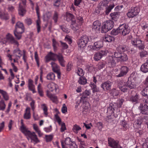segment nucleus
<instances>
[{
    "mask_svg": "<svg viewBox=\"0 0 148 148\" xmlns=\"http://www.w3.org/2000/svg\"><path fill=\"white\" fill-rule=\"evenodd\" d=\"M114 22L111 20L107 21L103 23L101 32L102 33H105L111 29L114 26Z\"/></svg>",
    "mask_w": 148,
    "mask_h": 148,
    "instance_id": "nucleus-1",
    "label": "nucleus"
},
{
    "mask_svg": "<svg viewBox=\"0 0 148 148\" xmlns=\"http://www.w3.org/2000/svg\"><path fill=\"white\" fill-rule=\"evenodd\" d=\"M90 38L86 36H81L78 42V47L81 49L90 42Z\"/></svg>",
    "mask_w": 148,
    "mask_h": 148,
    "instance_id": "nucleus-2",
    "label": "nucleus"
},
{
    "mask_svg": "<svg viewBox=\"0 0 148 148\" xmlns=\"http://www.w3.org/2000/svg\"><path fill=\"white\" fill-rule=\"evenodd\" d=\"M119 29L120 30V34L123 36H125L128 34L130 32V29L128 26L125 24L120 25L119 27Z\"/></svg>",
    "mask_w": 148,
    "mask_h": 148,
    "instance_id": "nucleus-3",
    "label": "nucleus"
},
{
    "mask_svg": "<svg viewBox=\"0 0 148 148\" xmlns=\"http://www.w3.org/2000/svg\"><path fill=\"white\" fill-rule=\"evenodd\" d=\"M140 11V8L136 7L131 8L130 10L127 14V16L129 18H132L137 15Z\"/></svg>",
    "mask_w": 148,
    "mask_h": 148,
    "instance_id": "nucleus-4",
    "label": "nucleus"
},
{
    "mask_svg": "<svg viewBox=\"0 0 148 148\" xmlns=\"http://www.w3.org/2000/svg\"><path fill=\"white\" fill-rule=\"evenodd\" d=\"M140 112L144 115H148V106L145 103H141L138 107Z\"/></svg>",
    "mask_w": 148,
    "mask_h": 148,
    "instance_id": "nucleus-5",
    "label": "nucleus"
},
{
    "mask_svg": "<svg viewBox=\"0 0 148 148\" xmlns=\"http://www.w3.org/2000/svg\"><path fill=\"white\" fill-rule=\"evenodd\" d=\"M24 134L25 136H27V138L28 139L30 138L32 140H33L36 143L39 142L37 136L35 134L34 132L31 133L28 130Z\"/></svg>",
    "mask_w": 148,
    "mask_h": 148,
    "instance_id": "nucleus-6",
    "label": "nucleus"
},
{
    "mask_svg": "<svg viewBox=\"0 0 148 148\" xmlns=\"http://www.w3.org/2000/svg\"><path fill=\"white\" fill-rule=\"evenodd\" d=\"M132 43L139 49H143L145 47L143 42L138 37L134 39Z\"/></svg>",
    "mask_w": 148,
    "mask_h": 148,
    "instance_id": "nucleus-7",
    "label": "nucleus"
},
{
    "mask_svg": "<svg viewBox=\"0 0 148 148\" xmlns=\"http://www.w3.org/2000/svg\"><path fill=\"white\" fill-rule=\"evenodd\" d=\"M14 31L18 33H23L24 32L25 27L22 23L18 22L16 24L15 29Z\"/></svg>",
    "mask_w": 148,
    "mask_h": 148,
    "instance_id": "nucleus-8",
    "label": "nucleus"
},
{
    "mask_svg": "<svg viewBox=\"0 0 148 148\" xmlns=\"http://www.w3.org/2000/svg\"><path fill=\"white\" fill-rule=\"evenodd\" d=\"M107 52L106 50H101L95 54L94 56V59L96 61L99 60L102 57L105 55Z\"/></svg>",
    "mask_w": 148,
    "mask_h": 148,
    "instance_id": "nucleus-9",
    "label": "nucleus"
},
{
    "mask_svg": "<svg viewBox=\"0 0 148 148\" xmlns=\"http://www.w3.org/2000/svg\"><path fill=\"white\" fill-rule=\"evenodd\" d=\"M129 70V68L126 66H122L120 69V72L119 74L116 75L117 77H121L125 75Z\"/></svg>",
    "mask_w": 148,
    "mask_h": 148,
    "instance_id": "nucleus-10",
    "label": "nucleus"
},
{
    "mask_svg": "<svg viewBox=\"0 0 148 148\" xmlns=\"http://www.w3.org/2000/svg\"><path fill=\"white\" fill-rule=\"evenodd\" d=\"M58 55L50 52L46 57V62H48L51 60L56 61Z\"/></svg>",
    "mask_w": 148,
    "mask_h": 148,
    "instance_id": "nucleus-11",
    "label": "nucleus"
},
{
    "mask_svg": "<svg viewBox=\"0 0 148 148\" xmlns=\"http://www.w3.org/2000/svg\"><path fill=\"white\" fill-rule=\"evenodd\" d=\"M116 58L114 57V56H109L108 57V65L110 67H114L116 64Z\"/></svg>",
    "mask_w": 148,
    "mask_h": 148,
    "instance_id": "nucleus-12",
    "label": "nucleus"
},
{
    "mask_svg": "<svg viewBox=\"0 0 148 148\" xmlns=\"http://www.w3.org/2000/svg\"><path fill=\"white\" fill-rule=\"evenodd\" d=\"M52 68V70L53 72L57 74L58 77L59 79L60 78V71L59 66L55 63L52 62L51 63Z\"/></svg>",
    "mask_w": 148,
    "mask_h": 148,
    "instance_id": "nucleus-13",
    "label": "nucleus"
},
{
    "mask_svg": "<svg viewBox=\"0 0 148 148\" xmlns=\"http://www.w3.org/2000/svg\"><path fill=\"white\" fill-rule=\"evenodd\" d=\"M126 83L123 81H121L118 84V86L120 89L123 92H127L128 89Z\"/></svg>",
    "mask_w": 148,
    "mask_h": 148,
    "instance_id": "nucleus-14",
    "label": "nucleus"
},
{
    "mask_svg": "<svg viewBox=\"0 0 148 148\" xmlns=\"http://www.w3.org/2000/svg\"><path fill=\"white\" fill-rule=\"evenodd\" d=\"M7 40L9 41L10 43L16 45L17 46L19 45L18 42L16 41L13 36L9 33L6 36Z\"/></svg>",
    "mask_w": 148,
    "mask_h": 148,
    "instance_id": "nucleus-15",
    "label": "nucleus"
},
{
    "mask_svg": "<svg viewBox=\"0 0 148 148\" xmlns=\"http://www.w3.org/2000/svg\"><path fill=\"white\" fill-rule=\"evenodd\" d=\"M101 25V23L99 21H96L94 22L93 25H92V30L97 33L99 32V31Z\"/></svg>",
    "mask_w": 148,
    "mask_h": 148,
    "instance_id": "nucleus-16",
    "label": "nucleus"
},
{
    "mask_svg": "<svg viewBox=\"0 0 148 148\" xmlns=\"http://www.w3.org/2000/svg\"><path fill=\"white\" fill-rule=\"evenodd\" d=\"M110 1V0H103L99 4L98 6V8L100 10L106 8Z\"/></svg>",
    "mask_w": 148,
    "mask_h": 148,
    "instance_id": "nucleus-17",
    "label": "nucleus"
},
{
    "mask_svg": "<svg viewBox=\"0 0 148 148\" xmlns=\"http://www.w3.org/2000/svg\"><path fill=\"white\" fill-rule=\"evenodd\" d=\"M130 100L133 102L136 103L138 102L139 99L138 95L135 91H132L131 93Z\"/></svg>",
    "mask_w": 148,
    "mask_h": 148,
    "instance_id": "nucleus-18",
    "label": "nucleus"
},
{
    "mask_svg": "<svg viewBox=\"0 0 148 148\" xmlns=\"http://www.w3.org/2000/svg\"><path fill=\"white\" fill-rule=\"evenodd\" d=\"M118 107V104L116 103L112 102L110 104V106L108 108V111H110L111 113H113L115 109Z\"/></svg>",
    "mask_w": 148,
    "mask_h": 148,
    "instance_id": "nucleus-19",
    "label": "nucleus"
},
{
    "mask_svg": "<svg viewBox=\"0 0 148 148\" xmlns=\"http://www.w3.org/2000/svg\"><path fill=\"white\" fill-rule=\"evenodd\" d=\"M112 83L110 82L107 81L101 85V87L104 90H109L111 89Z\"/></svg>",
    "mask_w": 148,
    "mask_h": 148,
    "instance_id": "nucleus-20",
    "label": "nucleus"
},
{
    "mask_svg": "<svg viewBox=\"0 0 148 148\" xmlns=\"http://www.w3.org/2000/svg\"><path fill=\"white\" fill-rule=\"evenodd\" d=\"M108 143L109 146L113 148L118 147V142L114 139L110 138L108 139Z\"/></svg>",
    "mask_w": 148,
    "mask_h": 148,
    "instance_id": "nucleus-21",
    "label": "nucleus"
},
{
    "mask_svg": "<svg viewBox=\"0 0 148 148\" xmlns=\"http://www.w3.org/2000/svg\"><path fill=\"white\" fill-rule=\"evenodd\" d=\"M103 47V42L99 41L94 43L92 46V49L95 50H98L99 49Z\"/></svg>",
    "mask_w": 148,
    "mask_h": 148,
    "instance_id": "nucleus-22",
    "label": "nucleus"
},
{
    "mask_svg": "<svg viewBox=\"0 0 148 148\" xmlns=\"http://www.w3.org/2000/svg\"><path fill=\"white\" fill-rule=\"evenodd\" d=\"M90 94V92L89 91L85 90L82 94L81 97V101H82L83 102L85 101L86 99L88 98V97L89 96Z\"/></svg>",
    "mask_w": 148,
    "mask_h": 148,
    "instance_id": "nucleus-23",
    "label": "nucleus"
},
{
    "mask_svg": "<svg viewBox=\"0 0 148 148\" xmlns=\"http://www.w3.org/2000/svg\"><path fill=\"white\" fill-rule=\"evenodd\" d=\"M21 4L22 3H20L19 4V8L18 9V13L20 16H23L25 14L26 11Z\"/></svg>",
    "mask_w": 148,
    "mask_h": 148,
    "instance_id": "nucleus-24",
    "label": "nucleus"
},
{
    "mask_svg": "<svg viewBox=\"0 0 148 148\" xmlns=\"http://www.w3.org/2000/svg\"><path fill=\"white\" fill-rule=\"evenodd\" d=\"M57 58H58L61 65L62 67H64L65 66L64 63L65 61L64 60L62 55L61 54H59V55H58Z\"/></svg>",
    "mask_w": 148,
    "mask_h": 148,
    "instance_id": "nucleus-25",
    "label": "nucleus"
},
{
    "mask_svg": "<svg viewBox=\"0 0 148 148\" xmlns=\"http://www.w3.org/2000/svg\"><path fill=\"white\" fill-rule=\"evenodd\" d=\"M140 70L142 71L145 73L148 72V59L145 63L142 65Z\"/></svg>",
    "mask_w": 148,
    "mask_h": 148,
    "instance_id": "nucleus-26",
    "label": "nucleus"
},
{
    "mask_svg": "<svg viewBox=\"0 0 148 148\" xmlns=\"http://www.w3.org/2000/svg\"><path fill=\"white\" fill-rule=\"evenodd\" d=\"M134 81L133 80V81L130 80V79L128 78V80L126 83L128 88L133 89L135 87L136 85Z\"/></svg>",
    "mask_w": 148,
    "mask_h": 148,
    "instance_id": "nucleus-27",
    "label": "nucleus"
},
{
    "mask_svg": "<svg viewBox=\"0 0 148 148\" xmlns=\"http://www.w3.org/2000/svg\"><path fill=\"white\" fill-rule=\"evenodd\" d=\"M120 12H115L111 13L110 16L112 18V19L116 21L117 19L120 16Z\"/></svg>",
    "mask_w": 148,
    "mask_h": 148,
    "instance_id": "nucleus-28",
    "label": "nucleus"
},
{
    "mask_svg": "<svg viewBox=\"0 0 148 148\" xmlns=\"http://www.w3.org/2000/svg\"><path fill=\"white\" fill-rule=\"evenodd\" d=\"M30 108L29 107L26 108L25 112L24 115V118L26 119H29L30 118Z\"/></svg>",
    "mask_w": 148,
    "mask_h": 148,
    "instance_id": "nucleus-29",
    "label": "nucleus"
},
{
    "mask_svg": "<svg viewBox=\"0 0 148 148\" xmlns=\"http://www.w3.org/2000/svg\"><path fill=\"white\" fill-rule=\"evenodd\" d=\"M66 20L68 22L71 21V22L75 20L73 15L70 13H67L66 15Z\"/></svg>",
    "mask_w": 148,
    "mask_h": 148,
    "instance_id": "nucleus-30",
    "label": "nucleus"
},
{
    "mask_svg": "<svg viewBox=\"0 0 148 148\" xmlns=\"http://www.w3.org/2000/svg\"><path fill=\"white\" fill-rule=\"evenodd\" d=\"M128 59V57L127 55L126 54L122 52L118 61L121 62H125Z\"/></svg>",
    "mask_w": 148,
    "mask_h": 148,
    "instance_id": "nucleus-31",
    "label": "nucleus"
},
{
    "mask_svg": "<svg viewBox=\"0 0 148 148\" xmlns=\"http://www.w3.org/2000/svg\"><path fill=\"white\" fill-rule=\"evenodd\" d=\"M142 122V119L139 118L135 120L134 122V125L136 126L137 128L140 127L141 125Z\"/></svg>",
    "mask_w": 148,
    "mask_h": 148,
    "instance_id": "nucleus-32",
    "label": "nucleus"
},
{
    "mask_svg": "<svg viewBox=\"0 0 148 148\" xmlns=\"http://www.w3.org/2000/svg\"><path fill=\"white\" fill-rule=\"evenodd\" d=\"M81 25H79V23H76V21L75 19L74 21H72L71 22V26L73 29L74 28H75L76 29H77L79 27V26Z\"/></svg>",
    "mask_w": 148,
    "mask_h": 148,
    "instance_id": "nucleus-33",
    "label": "nucleus"
},
{
    "mask_svg": "<svg viewBox=\"0 0 148 148\" xmlns=\"http://www.w3.org/2000/svg\"><path fill=\"white\" fill-rule=\"evenodd\" d=\"M55 75L52 72L49 73L47 76V79L52 81H53L55 80Z\"/></svg>",
    "mask_w": 148,
    "mask_h": 148,
    "instance_id": "nucleus-34",
    "label": "nucleus"
},
{
    "mask_svg": "<svg viewBox=\"0 0 148 148\" xmlns=\"http://www.w3.org/2000/svg\"><path fill=\"white\" fill-rule=\"evenodd\" d=\"M21 51L19 48H17L14 50L13 53L14 54H16L15 55L18 57L19 58L22 56V54L21 53Z\"/></svg>",
    "mask_w": 148,
    "mask_h": 148,
    "instance_id": "nucleus-35",
    "label": "nucleus"
},
{
    "mask_svg": "<svg viewBox=\"0 0 148 148\" xmlns=\"http://www.w3.org/2000/svg\"><path fill=\"white\" fill-rule=\"evenodd\" d=\"M1 91V92H0V93L2 95L4 99L6 101L8 100L9 97L7 92L6 91L2 90V91Z\"/></svg>",
    "mask_w": 148,
    "mask_h": 148,
    "instance_id": "nucleus-36",
    "label": "nucleus"
},
{
    "mask_svg": "<svg viewBox=\"0 0 148 148\" xmlns=\"http://www.w3.org/2000/svg\"><path fill=\"white\" fill-rule=\"evenodd\" d=\"M114 40L113 37L108 35H106L104 36V41L106 42H110Z\"/></svg>",
    "mask_w": 148,
    "mask_h": 148,
    "instance_id": "nucleus-37",
    "label": "nucleus"
},
{
    "mask_svg": "<svg viewBox=\"0 0 148 148\" xmlns=\"http://www.w3.org/2000/svg\"><path fill=\"white\" fill-rule=\"evenodd\" d=\"M114 4L112 3L110 4L108 7H106V14L108 15L111 12L112 9L114 7Z\"/></svg>",
    "mask_w": 148,
    "mask_h": 148,
    "instance_id": "nucleus-38",
    "label": "nucleus"
},
{
    "mask_svg": "<svg viewBox=\"0 0 148 148\" xmlns=\"http://www.w3.org/2000/svg\"><path fill=\"white\" fill-rule=\"evenodd\" d=\"M35 101L34 100H32V102L30 103V105L31 106V108L33 111V116L35 119H37L36 118L35 116V113L34 112V110L35 109Z\"/></svg>",
    "mask_w": 148,
    "mask_h": 148,
    "instance_id": "nucleus-39",
    "label": "nucleus"
},
{
    "mask_svg": "<svg viewBox=\"0 0 148 148\" xmlns=\"http://www.w3.org/2000/svg\"><path fill=\"white\" fill-rule=\"evenodd\" d=\"M78 82L81 84L84 85L86 83L87 79L85 77H81L79 78Z\"/></svg>",
    "mask_w": 148,
    "mask_h": 148,
    "instance_id": "nucleus-40",
    "label": "nucleus"
},
{
    "mask_svg": "<svg viewBox=\"0 0 148 148\" xmlns=\"http://www.w3.org/2000/svg\"><path fill=\"white\" fill-rule=\"evenodd\" d=\"M0 18L2 19L7 20L9 19V16L7 14L0 12Z\"/></svg>",
    "mask_w": 148,
    "mask_h": 148,
    "instance_id": "nucleus-41",
    "label": "nucleus"
},
{
    "mask_svg": "<svg viewBox=\"0 0 148 148\" xmlns=\"http://www.w3.org/2000/svg\"><path fill=\"white\" fill-rule=\"evenodd\" d=\"M21 132L23 133H24L25 132L27 131L28 130L26 128V127L24 126L23 123V119H21Z\"/></svg>",
    "mask_w": 148,
    "mask_h": 148,
    "instance_id": "nucleus-42",
    "label": "nucleus"
},
{
    "mask_svg": "<svg viewBox=\"0 0 148 148\" xmlns=\"http://www.w3.org/2000/svg\"><path fill=\"white\" fill-rule=\"evenodd\" d=\"M122 52H119V51H117L114 53V57L116 58L117 60L118 61L119 60V58H120Z\"/></svg>",
    "mask_w": 148,
    "mask_h": 148,
    "instance_id": "nucleus-43",
    "label": "nucleus"
},
{
    "mask_svg": "<svg viewBox=\"0 0 148 148\" xmlns=\"http://www.w3.org/2000/svg\"><path fill=\"white\" fill-rule=\"evenodd\" d=\"M6 105L4 101L2 100L0 101V110H4L5 108Z\"/></svg>",
    "mask_w": 148,
    "mask_h": 148,
    "instance_id": "nucleus-44",
    "label": "nucleus"
},
{
    "mask_svg": "<svg viewBox=\"0 0 148 148\" xmlns=\"http://www.w3.org/2000/svg\"><path fill=\"white\" fill-rule=\"evenodd\" d=\"M119 33L120 34V30L119 29V27L116 29H113L111 32V34L114 35H116Z\"/></svg>",
    "mask_w": 148,
    "mask_h": 148,
    "instance_id": "nucleus-45",
    "label": "nucleus"
},
{
    "mask_svg": "<svg viewBox=\"0 0 148 148\" xmlns=\"http://www.w3.org/2000/svg\"><path fill=\"white\" fill-rule=\"evenodd\" d=\"M48 87L50 91L51 92H53L54 89L56 91L57 90V88L54 84H49L48 85Z\"/></svg>",
    "mask_w": 148,
    "mask_h": 148,
    "instance_id": "nucleus-46",
    "label": "nucleus"
},
{
    "mask_svg": "<svg viewBox=\"0 0 148 148\" xmlns=\"http://www.w3.org/2000/svg\"><path fill=\"white\" fill-rule=\"evenodd\" d=\"M81 128L78 125L76 124L74 125L73 128V132H76L77 133V131L81 130Z\"/></svg>",
    "mask_w": 148,
    "mask_h": 148,
    "instance_id": "nucleus-47",
    "label": "nucleus"
},
{
    "mask_svg": "<svg viewBox=\"0 0 148 148\" xmlns=\"http://www.w3.org/2000/svg\"><path fill=\"white\" fill-rule=\"evenodd\" d=\"M38 90L39 94L40 96L42 97L43 96V92L41 88L40 84H39L38 86Z\"/></svg>",
    "mask_w": 148,
    "mask_h": 148,
    "instance_id": "nucleus-48",
    "label": "nucleus"
},
{
    "mask_svg": "<svg viewBox=\"0 0 148 148\" xmlns=\"http://www.w3.org/2000/svg\"><path fill=\"white\" fill-rule=\"evenodd\" d=\"M142 94L144 96H148V86L142 90Z\"/></svg>",
    "mask_w": 148,
    "mask_h": 148,
    "instance_id": "nucleus-49",
    "label": "nucleus"
},
{
    "mask_svg": "<svg viewBox=\"0 0 148 148\" xmlns=\"http://www.w3.org/2000/svg\"><path fill=\"white\" fill-rule=\"evenodd\" d=\"M49 96L53 102L56 103L57 101L56 96L52 95H49Z\"/></svg>",
    "mask_w": 148,
    "mask_h": 148,
    "instance_id": "nucleus-50",
    "label": "nucleus"
},
{
    "mask_svg": "<svg viewBox=\"0 0 148 148\" xmlns=\"http://www.w3.org/2000/svg\"><path fill=\"white\" fill-rule=\"evenodd\" d=\"M14 34L16 38L18 40H20L22 36L21 35L22 33H18L17 32L14 31Z\"/></svg>",
    "mask_w": 148,
    "mask_h": 148,
    "instance_id": "nucleus-51",
    "label": "nucleus"
},
{
    "mask_svg": "<svg viewBox=\"0 0 148 148\" xmlns=\"http://www.w3.org/2000/svg\"><path fill=\"white\" fill-rule=\"evenodd\" d=\"M118 49L121 52H124L127 51V48L125 46H120L119 47Z\"/></svg>",
    "mask_w": 148,
    "mask_h": 148,
    "instance_id": "nucleus-52",
    "label": "nucleus"
},
{
    "mask_svg": "<svg viewBox=\"0 0 148 148\" xmlns=\"http://www.w3.org/2000/svg\"><path fill=\"white\" fill-rule=\"evenodd\" d=\"M36 23L37 32L39 33L40 31V19H38L36 21Z\"/></svg>",
    "mask_w": 148,
    "mask_h": 148,
    "instance_id": "nucleus-53",
    "label": "nucleus"
},
{
    "mask_svg": "<svg viewBox=\"0 0 148 148\" xmlns=\"http://www.w3.org/2000/svg\"><path fill=\"white\" fill-rule=\"evenodd\" d=\"M45 137L46 141L47 142H49L51 141L53 139V136L51 135H45Z\"/></svg>",
    "mask_w": 148,
    "mask_h": 148,
    "instance_id": "nucleus-54",
    "label": "nucleus"
},
{
    "mask_svg": "<svg viewBox=\"0 0 148 148\" xmlns=\"http://www.w3.org/2000/svg\"><path fill=\"white\" fill-rule=\"evenodd\" d=\"M58 18V14L57 12L55 11L54 14L53 16V19L54 22L56 23L57 22V20Z\"/></svg>",
    "mask_w": 148,
    "mask_h": 148,
    "instance_id": "nucleus-55",
    "label": "nucleus"
},
{
    "mask_svg": "<svg viewBox=\"0 0 148 148\" xmlns=\"http://www.w3.org/2000/svg\"><path fill=\"white\" fill-rule=\"evenodd\" d=\"M77 73L78 75L79 76H82L84 74L83 70L82 69L80 68H78V71L77 72Z\"/></svg>",
    "mask_w": 148,
    "mask_h": 148,
    "instance_id": "nucleus-56",
    "label": "nucleus"
},
{
    "mask_svg": "<svg viewBox=\"0 0 148 148\" xmlns=\"http://www.w3.org/2000/svg\"><path fill=\"white\" fill-rule=\"evenodd\" d=\"M55 117L59 125H60V124H61V123H62L61 122V119L59 116L58 115L57 113H56L55 115Z\"/></svg>",
    "mask_w": 148,
    "mask_h": 148,
    "instance_id": "nucleus-57",
    "label": "nucleus"
},
{
    "mask_svg": "<svg viewBox=\"0 0 148 148\" xmlns=\"http://www.w3.org/2000/svg\"><path fill=\"white\" fill-rule=\"evenodd\" d=\"M42 108L44 111V114L47 116L48 114V112H47V106L45 104H43L42 105Z\"/></svg>",
    "mask_w": 148,
    "mask_h": 148,
    "instance_id": "nucleus-58",
    "label": "nucleus"
},
{
    "mask_svg": "<svg viewBox=\"0 0 148 148\" xmlns=\"http://www.w3.org/2000/svg\"><path fill=\"white\" fill-rule=\"evenodd\" d=\"M71 140V138L69 137L66 138L65 140L64 141V143L66 145H69L70 144V143L72 142Z\"/></svg>",
    "mask_w": 148,
    "mask_h": 148,
    "instance_id": "nucleus-59",
    "label": "nucleus"
},
{
    "mask_svg": "<svg viewBox=\"0 0 148 148\" xmlns=\"http://www.w3.org/2000/svg\"><path fill=\"white\" fill-rule=\"evenodd\" d=\"M60 125H61V131L63 132L66 129L65 124L64 123H62Z\"/></svg>",
    "mask_w": 148,
    "mask_h": 148,
    "instance_id": "nucleus-60",
    "label": "nucleus"
},
{
    "mask_svg": "<svg viewBox=\"0 0 148 148\" xmlns=\"http://www.w3.org/2000/svg\"><path fill=\"white\" fill-rule=\"evenodd\" d=\"M69 145L70 148H77V145L74 141L72 142L71 143H70Z\"/></svg>",
    "mask_w": 148,
    "mask_h": 148,
    "instance_id": "nucleus-61",
    "label": "nucleus"
},
{
    "mask_svg": "<svg viewBox=\"0 0 148 148\" xmlns=\"http://www.w3.org/2000/svg\"><path fill=\"white\" fill-rule=\"evenodd\" d=\"M26 23L28 25H31L32 23V21L30 18H27L25 20Z\"/></svg>",
    "mask_w": 148,
    "mask_h": 148,
    "instance_id": "nucleus-62",
    "label": "nucleus"
},
{
    "mask_svg": "<svg viewBox=\"0 0 148 148\" xmlns=\"http://www.w3.org/2000/svg\"><path fill=\"white\" fill-rule=\"evenodd\" d=\"M67 108L65 104H63V106L62 108V113H65L67 111Z\"/></svg>",
    "mask_w": 148,
    "mask_h": 148,
    "instance_id": "nucleus-63",
    "label": "nucleus"
},
{
    "mask_svg": "<svg viewBox=\"0 0 148 148\" xmlns=\"http://www.w3.org/2000/svg\"><path fill=\"white\" fill-rule=\"evenodd\" d=\"M93 67L92 65H87L86 66V69L89 71L91 72L93 69Z\"/></svg>",
    "mask_w": 148,
    "mask_h": 148,
    "instance_id": "nucleus-64",
    "label": "nucleus"
}]
</instances>
